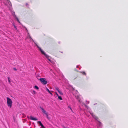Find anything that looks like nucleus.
Returning <instances> with one entry per match:
<instances>
[{
	"instance_id": "1",
	"label": "nucleus",
	"mask_w": 128,
	"mask_h": 128,
	"mask_svg": "<svg viewBox=\"0 0 128 128\" xmlns=\"http://www.w3.org/2000/svg\"><path fill=\"white\" fill-rule=\"evenodd\" d=\"M7 99V103L8 106L10 108H11L12 106V101L8 97L6 98Z\"/></svg>"
},
{
	"instance_id": "2",
	"label": "nucleus",
	"mask_w": 128,
	"mask_h": 128,
	"mask_svg": "<svg viewBox=\"0 0 128 128\" xmlns=\"http://www.w3.org/2000/svg\"><path fill=\"white\" fill-rule=\"evenodd\" d=\"M40 80L41 83L44 84L45 85L47 83V82L46 79L44 78H40Z\"/></svg>"
},
{
	"instance_id": "3",
	"label": "nucleus",
	"mask_w": 128,
	"mask_h": 128,
	"mask_svg": "<svg viewBox=\"0 0 128 128\" xmlns=\"http://www.w3.org/2000/svg\"><path fill=\"white\" fill-rule=\"evenodd\" d=\"M40 109H41L42 112H43L44 114H45L46 115L47 118L48 120H50V118L49 117L48 115L47 112L45 110H44L43 108H42L41 107H40Z\"/></svg>"
},
{
	"instance_id": "4",
	"label": "nucleus",
	"mask_w": 128,
	"mask_h": 128,
	"mask_svg": "<svg viewBox=\"0 0 128 128\" xmlns=\"http://www.w3.org/2000/svg\"><path fill=\"white\" fill-rule=\"evenodd\" d=\"M38 48V49L40 51L41 53L44 55L45 56H46V55L44 53V52L42 50L41 48L39 47L38 45H37Z\"/></svg>"
},
{
	"instance_id": "5",
	"label": "nucleus",
	"mask_w": 128,
	"mask_h": 128,
	"mask_svg": "<svg viewBox=\"0 0 128 128\" xmlns=\"http://www.w3.org/2000/svg\"><path fill=\"white\" fill-rule=\"evenodd\" d=\"M30 119L31 120L35 121L37 120H38L37 118H34L32 116H30Z\"/></svg>"
},
{
	"instance_id": "6",
	"label": "nucleus",
	"mask_w": 128,
	"mask_h": 128,
	"mask_svg": "<svg viewBox=\"0 0 128 128\" xmlns=\"http://www.w3.org/2000/svg\"><path fill=\"white\" fill-rule=\"evenodd\" d=\"M37 122L41 126V127L42 128H45L44 126L43 125V124H42L41 122L40 121H38Z\"/></svg>"
},
{
	"instance_id": "7",
	"label": "nucleus",
	"mask_w": 128,
	"mask_h": 128,
	"mask_svg": "<svg viewBox=\"0 0 128 128\" xmlns=\"http://www.w3.org/2000/svg\"><path fill=\"white\" fill-rule=\"evenodd\" d=\"M14 16L16 18V20L18 22H19V20H18V18L14 14Z\"/></svg>"
},
{
	"instance_id": "8",
	"label": "nucleus",
	"mask_w": 128,
	"mask_h": 128,
	"mask_svg": "<svg viewBox=\"0 0 128 128\" xmlns=\"http://www.w3.org/2000/svg\"><path fill=\"white\" fill-rule=\"evenodd\" d=\"M47 90L48 92L50 93L52 95V94L50 92V91L49 90V89L47 88L46 89Z\"/></svg>"
},
{
	"instance_id": "9",
	"label": "nucleus",
	"mask_w": 128,
	"mask_h": 128,
	"mask_svg": "<svg viewBox=\"0 0 128 128\" xmlns=\"http://www.w3.org/2000/svg\"><path fill=\"white\" fill-rule=\"evenodd\" d=\"M80 73H81L83 75H86V74L85 72H80Z\"/></svg>"
},
{
	"instance_id": "10",
	"label": "nucleus",
	"mask_w": 128,
	"mask_h": 128,
	"mask_svg": "<svg viewBox=\"0 0 128 128\" xmlns=\"http://www.w3.org/2000/svg\"><path fill=\"white\" fill-rule=\"evenodd\" d=\"M6 2L8 3L9 4H10V1L9 0H6Z\"/></svg>"
},
{
	"instance_id": "11",
	"label": "nucleus",
	"mask_w": 128,
	"mask_h": 128,
	"mask_svg": "<svg viewBox=\"0 0 128 128\" xmlns=\"http://www.w3.org/2000/svg\"><path fill=\"white\" fill-rule=\"evenodd\" d=\"M58 98L60 100H62V98L61 97V96H58Z\"/></svg>"
},
{
	"instance_id": "12",
	"label": "nucleus",
	"mask_w": 128,
	"mask_h": 128,
	"mask_svg": "<svg viewBox=\"0 0 128 128\" xmlns=\"http://www.w3.org/2000/svg\"><path fill=\"white\" fill-rule=\"evenodd\" d=\"M61 95H63V93H62V92L60 91V90L59 91V92H58Z\"/></svg>"
},
{
	"instance_id": "13",
	"label": "nucleus",
	"mask_w": 128,
	"mask_h": 128,
	"mask_svg": "<svg viewBox=\"0 0 128 128\" xmlns=\"http://www.w3.org/2000/svg\"><path fill=\"white\" fill-rule=\"evenodd\" d=\"M34 88L36 89L37 90H38L39 89L38 87L36 86H34Z\"/></svg>"
},
{
	"instance_id": "14",
	"label": "nucleus",
	"mask_w": 128,
	"mask_h": 128,
	"mask_svg": "<svg viewBox=\"0 0 128 128\" xmlns=\"http://www.w3.org/2000/svg\"><path fill=\"white\" fill-rule=\"evenodd\" d=\"M57 90L58 92H59L60 91L59 88L57 87H56L55 88Z\"/></svg>"
},
{
	"instance_id": "15",
	"label": "nucleus",
	"mask_w": 128,
	"mask_h": 128,
	"mask_svg": "<svg viewBox=\"0 0 128 128\" xmlns=\"http://www.w3.org/2000/svg\"><path fill=\"white\" fill-rule=\"evenodd\" d=\"M8 80L9 82L10 83V78L9 77H8Z\"/></svg>"
},
{
	"instance_id": "16",
	"label": "nucleus",
	"mask_w": 128,
	"mask_h": 128,
	"mask_svg": "<svg viewBox=\"0 0 128 128\" xmlns=\"http://www.w3.org/2000/svg\"><path fill=\"white\" fill-rule=\"evenodd\" d=\"M91 114L93 117L95 118L96 117V116L93 114Z\"/></svg>"
},
{
	"instance_id": "17",
	"label": "nucleus",
	"mask_w": 128,
	"mask_h": 128,
	"mask_svg": "<svg viewBox=\"0 0 128 128\" xmlns=\"http://www.w3.org/2000/svg\"><path fill=\"white\" fill-rule=\"evenodd\" d=\"M55 93H56V94L58 96H59V95H58V94L56 92Z\"/></svg>"
},
{
	"instance_id": "18",
	"label": "nucleus",
	"mask_w": 128,
	"mask_h": 128,
	"mask_svg": "<svg viewBox=\"0 0 128 128\" xmlns=\"http://www.w3.org/2000/svg\"><path fill=\"white\" fill-rule=\"evenodd\" d=\"M13 69H14V70H16H16H17L16 69V68H13Z\"/></svg>"
},
{
	"instance_id": "19",
	"label": "nucleus",
	"mask_w": 128,
	"mask_h": 128,
	"mask_svg": "<svg viewBox=\"0 0 128 128\" xmlns=\"http://www.w3.org/2000/svg\"><path fill=\"white\" fill-rule=\"evenodd\" d=\"M33 92L34 94H36V92L35 91H34Z\"/></svg>"
},
{
	"instance_id": "20",
	"label": "nucleus",
	"mask_w": 128,
	"mask_h": 128,
	"mask_svg": "<svg viewBox=\"0 0 128 128\" xmlns=\"http://www.w3.org/2000/svg\"><path fill=\"white\" fill-rule=\"evenodd\" d=\"M14 28H16V26L14 25Z\"/></svg>"
},
{
	"instance_id": "21",
	"label": "nucleus",
	"mask_w": 128,
	"mask_h": 128,
	"mask_svg": "<svg viewBox=\"0 0 128 128\" xmlns=\"http://www.w3.org/2000/svg\"><path fill=\"white\" fill-rule=\"evenodd\" d=\"M64 128H66V127H64Z\"/></svg>"
},
{
	"instance_id": "22",
	"label": "nucleus",
	"mask_w": 128,
	"mask_h": 128,
	"mask_svg": "<svg viewBox=\"0 0 128 128\" xmlns=\"http://www.w3.org/2000/svg\"><path fill=\"white\" fill-rule=\"evenodd\" d=\"M28 5V4H26V5L27 6Z\"/></svg>"
},
{
	"instance_id": "23",
	"label": "nucleus",
	"mask_w": 128,
	"mask_h": 128,
	"mask_svg": "<svg viewBox=\"0 0 128 128\" xmlns=\"http://www.w3.org/2000/svg\"><path fill=\"white\" fill-rule=\"evenodd\" d=\"M70 108V109H71V110H72V109L71 108Z\"/></svg>"
},
{
	"instance_id": "24",
	"label": "nucleus",
	"mask_w": 128,
	"mask_h": 128,
	"mask_svg": "<svg viewBox=\"0 0 128 128\" xmlns=\"http://www.w3.org/2000/svg\"><path fill=\"white\" fill-rule=\"evenodd\" d=\"M61 52L62 53H63L62 52Z\"/></svg>"
},
{
	"instance_id": "25",
	"label": "nucleus",
	"mask_w": 128,
	"mask_h": 128,
	"mask_svg": "<svg viewBox=\"0 0 128 128\" xmlns=\"http://www.w3.org/2000/svg\"><path fill=\"white\" fill-rule=\"evenodd\" d=\"M49 60L50 61V59H49Z\"/></svg>"
},
{
	"instance_id": "26",
	"label": "nucleus",
	"mask_w": 128,
	"mask_h": 128,
	"mask_svg": "<svg viewBox=\"0 0 128 128\" xmlns=\"http://www.w3.org/2000/svg\"><path fill=\"white\" fill-rule=\"evenodd\" d=\"M24 121H25V119H24Z\"/></svg>"
}]
</instances>
